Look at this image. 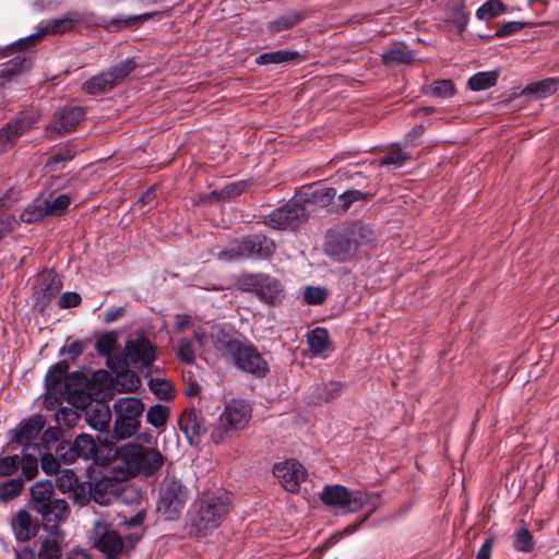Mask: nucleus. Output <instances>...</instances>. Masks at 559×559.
Listing matches in <instances>:
<instances>
[{
	"mask_svg": "<svg viewBox=\"0 0 559 559\" xmlns=\"http://www.w3.org/2000/svg\"><path fill=\"white\" fill-rule=\"evenodd\" d=\"M79 408L84 413V420L91 428L97 431H106L109 429L111 412L107 404H88L87 402L85 407Z\"/></svg>",
	"mask_w": 559,
	"mask_h": 559,
	"instance_id": "obj_24",
	"label": "nucleus"
},
{
	"mask_svg": "<svg viewBox=\"0 0 559 559\" xmlns=\"http://www.w3.org/2000/svg\"><path fill=\"white\" fill-rule=\"evenodd\" d=\"M85 109L80 106H66L53 115L52 122L46 128L50 140L71 133L85 118Z\"/></svg>",
	"mask_w": 559,
	"mask_h": 559,
	"instance_id": "obj_16",
	"label": "nucleus"
},
{
	"mask_svg": "<svg viewBox=\"0 0 559 559\" xmlns=\"http://www.w3.org/2000/svg\"><path fill=\"white\" fill-rule=\"evenodd\" d=\"M188 499V489L174 476H166L160 484L157 511L166 521L180 518Z\"/></svg>",
	"mask_w": 559,
	"mask_h": 559,
	"instance_id": "obj_7",
	"label": "nucleus"
},
{
	"mask_svg": "<svg viewBox=\"0 0 559 559\" xmlns=\"http://www.w3.org/2000/svg\"><path fill=\"white\" fill-rule=\"evenodd\" d=\"M526 23L521 21L500 22L495 33L496 38H504L515 34L525 27Z\"/></svg>",
	"mask_w": 559,
	"mask_h": 559,
	"instance_id": "obj_61",
	"label": "nucleus"
},
{
	"mask_svg": "<svg viewBox=\"0 0 559 559\" xmlns=\"http://www.w3.org/2000/svg\"><path fill=\"white\" fill-rule=\"evenodd\" d=\"M90 383L85 371L68 372L67 383H63L64 400L74 407H85L90 401L86 388Z\"/></svg>",
	"mask_w": 559,
	"mask_h": 559,
	"instance_id": "obj_20",
	"label": "nucleus"
},
{
	"mask_svg": "<svg viewBox=\"0 0 559 559\" xmlns=\"http://www.w3.org/2000/svg\"><path fill=\"white\" fill-rule=\"evenodd\" d=\"M275 251V242L272 238L261 233L242 236L230 243L227 249L217 253V259L223 262L240 260H267Z\"/></svg>",
	"mask_w": 559,
	"mask_h": 559,
	"instance_id": "obj_3",
	"label": "nucleus"
},
{
	"mask_svg": "<svg viewBox=\"0 0 559 559\" xmlns=\"http://www.w3.org/2000/svg\"><path fill=\"white\" fill-rule=\"evenodd\" d=\"M112 409L115 423L111 439L118 441L134 436L141 426L144 403L133 396L119 397L114 402Z\"/></svg>",
	"mask_w": 559,
	"mask_h": 559,
	"instance_id": "obj_5",
	"label": "nucleus"
},
{
	"mask_svg": "<svg viewBox=\"0 0 559 559\" xmlns=\"http://www.w3.org/2000/svg\"><path fill=\"white\" fill-rule=\"evenodd\" d=\"M373 230L360 221L330 229L325 236L324 252L336 262L350 261L361 247L372 242Z\"/></svg>",
	"mask_w": 559,
	"mask_h": 559,
	"instance_id": "obj_1",
	"label": "nucleus"
},
{
	"mask_svg": "<svg viewBox=\"0 0 559 559\" xmlns=\"http://www.w3.org/2000/svg\"><path fill=\"white\" fill-rule=\"evenodd\" d=\"M499 74L497 71L477 72L468 79L467 85L472 91L488 90L497 84Z\"/></svg>",
	"mask_w": 559,
	"mask_h": 559,
	"instance_id": "obj_38",
	"label": "nucleus"
},
{
	"mask_svg": "<svg viewBox=\"0 0 559 559\" xmlns=\"http://www.w3.org/2000/svg\"><path fill=\"white\" fill-rule=\"evenodd\" d=\"M307 343L312 355H322L331 347V340L328 330L320 326L313 329L307 335Z\"/></svg>",
	"mask_w": 559,
	"mask_h": 559,
	"instance_id": "obj_34",
	"label": "nucleus"
},
{
	"mask_svg": "<svg viewBox=\"0 0 559 559\" xmlns=\"http://www.w3.org/2000/svg\"><path fill=\"white\" fill-rule=\"evenodd\" d=\"M335 195H336V191L333 188L316 189L311 194L312 201L322 206L329 205L332 202V200L335 198Z\"/></svg>",
	"mask_w": 559,
	"mask_h": 559,
	"instance_id": "obj_64",
	"label": "nucleus"
},
{
	"mask_svg": "<svg viewBox=\"0 0 559 559\" xmlns=\"http://www.w3.org/2000/svg\"><path fill=\"white\" fill-rule=\"evenodd\" d=\"M409 158L411 156L407 153L401 150H392L380 160V166L393 165L395 167H402Z\"/></svg>",
	"mask_w": 559,
	"mask_h": 559,
	"instance_id": "obj_62",
	"label": "nucleus"
},
{
	"mask_svg": "<svg viewBox=\"0 0 559 559\" xmlns=\"http://www.w3.org/2000/svg\"><path fill=\"white\" fill-rule=\"evenodd\" d=\"M41 432L43 433L40 437L39 445H43V447L49 449L50 444L56 443L60 440V438L62 437L63 430L61 427L57 426V427H48L47 429L44 428V430Z\"/></svg>",
	"mask_w": 559,
	"mask_h": 559,
	"instance_id": "obj_63",
	"label": "nucleus"
},
{
	"mask_svg": "<svg viewBox=\"0 0 559 559\" xmlns=\"http://www.w3.org/2000/svg\"><path fill=\"white\" fill-rule=\"evenodd\" d=\"M80 408L61 406L55 413V420L59 427L73 428L81 419Z\"/></svg>",
	"mask_w": 559,
	"mask_h": 559,
	"instance_id": "obj_45",
	"label": "nucleus"
},
{
	"mask_svg": "<svg viewBox=\"0 0 559 559\" xmlns=\"http://www.w3.org/2000/svg\"><path fill=\"white\" fill-rule=\"evenodd\" d=\"M55 449L57 456L64 464H72L80 459L73 441L63 440Z\"/></svg>",
	"mask_w": 559,
	"mask_h": 559,
	"instance_id": "obj_53",
	"label": "nucleus"
},
{
	"mask_svg": "<svg viewBox=\"0 0 559 559\" xmlns=\"http://www.w3.org/2000/svg\"><path fill=\"white\" fill-rule=\"evenodd\" d=\"M93 496V484L91 481H79L69 498L73 503L84 507L88 504Z\"/></svg>",
	"mask_w": 559,
	"mask_h": 559,
	"instance_id": "obj_48",
	"label": "nucleus"
},
{
	"mask_svg": "<svg viewBox=\"0 0 559 559\" xmlns=\"http://www.w3.org/2000/svg\"><path fill=\"white\" fill-rule=\"evenodd\" d=\"M116 86L110 82V78L105 70L85 81L82 85V91L87 95L98 96L110 92Z\"/></svg>",
	"mask_w": 559,
	"mask_h": 559,
	"instance_id": "obj_31",
	"label": "nucleus"
},
{
	"mask_svg": "<svg viewBox=\"0 0 559 559\" xmlns=\"http://www.w3.org/2000/svg\"><path fill=\"white\" fill-rule=\"evenodd\" d=\"M73 442L80 459L85 461L95 459L97 454V444L91 435L81 433L73 440Z\"/></svg>",
	"mask_w": 559,
	"mask_h": 559,
	"instance_id": "obj_39",
	"label": "nucleus"
},
{
	"mask_svg": "<svg viewBox=\"0 0 559 559\" xmlns=\"http://www.w3.org/2000/svg\"><path fill=\"white\" fill-rule=\"evenodd\" d=\"M229 361L239 370L257 378H264L270 371L266 360L261 356L255 346L249 342L242 343Z\"/></svg>",
	"mask_w": 559,
	"mask_h": 559,
	"instance_id": "obj_15",
	"label": "nucleus"
},
{
	"mask_svg": "<svg viewBox=\"0 0 559 559\" xmlns=\"http://www.w3.org/2000/svg\"><path fill=\"white\" fill-rule=\"evenodd\" d=\"M177 357L185 364H192L195 358L193 342L189 338H181L178 344Z\"/></svg>",
	"mask_w": 559,
	"mask_h": 559,
	"instance_id": "obj_60",
	"label": "nucleus"
},
{
	"mask_svg": "<svg viewBox=\"0 0 559 559\" xmlns=\"http://www.w3.org/2000/svg\"><path fill=\"white\" fill-rule=\"evenodd\" d=\"M241 292L254 293L264 304L276 306L285 298L284 286L280 280L265 273H247L238 280Z\"/></svg>",
	"mask_w": 559,
	"mask_h": 559,
	"instance_id": "obj_6",
	"label": "nucleus"
},
{
	"mask_svg": "<svg viewBox=\"0 0 559 559\" xmlns=\"http://www.w3.org/2000/svg\"><path fill=\"white\" fill-rule=\"evenodd\" d=\"M512 546L519 552L530 554L535 549V540L527 525L522 521L513 533Z\"/></svg>",
	"mask_w": 559,
	"mask_h": 559,
	"instance_id": "obj_36",
	"label": "nucleus"
},
{
	"mask_svg": "<svg viewBox=\"0 0 559 559\" xmlns=\"http://www.w3.org/2000/svg\"><path fill=\"white\" fill-rule=\"evenodd\" d=\"M62 548L60 542L55 538H45L41 542L38 559H61Z\"/></svg>",
	"mask_w": 559,
	"mask_h": 559,
	"instance_id": "obj_51",
	"label": "nucleus"
},
{
	"mask_svg": "<svg viewBox=\"0 0 559 559\" xmlns=\"http://www.w3.org/2000/svg\"><path fill=\"white\" fill-rule=\"evenodd\" d=\"M90 538L93 546L105 555L120 554L123 549L122 537L105 521L94 523Z\"/></svg>",
	"mask_w": 559,
	"mask_h": 559,
	"instance_id": "obj_18",
	"label": "nucleus"
},
{
	"mask_svg": "<svg viewBox=\"0 0 559 559\" xmlns=\"http://www.w3.org/2000/svg\"><path fill=\"white\" fill-rule=\"evenodd\" d=\"M110 485L109 479H102L93 485V496L92 499L100 504L107 506L110 503L112 499V495L108 492V487Z\"/></svg>",
	"mask_w": 559,
	"mask_h": 559,
	"instance_id": "obj_54",
	"label": "nucleus"
},
{
	"mask_svg": "<svg viewBox=\"0 0 559 559\" xmlns=\"http://www.w3.org/2000/svg\"><path fill=\"white\" fill-rule=\"evenodd\" d=\"M112 451L115 457L121 461L133 474L152 476L164 463V456L157 449L135 442L117 445Z\"/></svg>",
	"mask_w": 559,
	"mask_h": 559,
	"instance_id": "obj_4",
	"label": "nucleus"
},
{
	"mask_svg": "<svg viewBox=\"0 0 559 559\" xmlns=\"http://www.w3.org/2000/svg\"><path fill=\"white\" fill-rule=\"evenodd\" d=\"M449 20L460 32H463L466 28L469 17L465 12L464 3L455 4L451 8Z\"/></svg>",
	"mask_w": 559,
	"mask_h": 559,
	"instance_id": "obj_57",
	"label": "nucleus"
},
{
	"mask_svg": "<svg viewBox=\"0 0 559 559\" xmlns=\"http://www.w3.org/2000/svg\"><path fill=\"white\" fill-rule=\"evenodd\" d=\"M178 426L191 445L200 444L202 437L207 431L205 419L194 408H188L181 413Z\"/></svg>",
	"mask_w": 559,
	"mask_h": 559,
	"instance_id": "obj_22",
	"label": "nucleus"
},
{
	"mask_svg": "<svg viewBox=\"0 0 559 559\" xmlns=\"http://www.w3.org/2000/svg\"><path fill=\"white\" fill-rule=\"evenodd\" d=\"M45 426L46 418L43 414H35L26 419L21 420L14 429L8 432V445L12 451L15 450L14 444L22 447V451H27L31 448L39 451L40 447L36 440L44 430Z\"/></svg>",
	"mask_w": 559,
	"mask_h": 559,
	"instance_id": "obj_12",
	"label": "nucleus"
},
{
	"mask_svg": "<svg viewBox=\"0 0 559 559\" xmlns=\"http://www.w3.org/2000/svg\"><path fill=\"white\" fill-rule=\"evenodd\" d=\"M251 417V406L242 400H231L225 404L219 415V424L211 432L214 443H221L230 432L242 429Z\"/></svg>",
	"mask_w": 559,
	"mask_h": 559,
	"instance_id": "obj_8",
	"label": "nucleus"
},
{
	"mask_svg": "<svg viewBox=\"0 0 559 559\" xmlns=\"http://www.w3.org/2000/svg\"><path fill=\"white\" fill-rule=\"evenodd\" d=\"M213 344L216 350H218L226 360H230L235 353L242 345V342L235 338L230 330L225 328H217L213 334Z\"/></svg>",
	"mask_w": 559,
	"mask_h": 559,
	"instance_id": "obj_26",
	"label": "nucleus"
},
{
	"mask_svg": "<svg viewBox=\"0 0 559 559\" xmlns=\"http://www.w3.org/2000/svg\"><path fill=\"white\" fill-rule=\"evenodd\" d=\"M81 22V15L76 12H69L63 17L49 20L44 28L25 38L19 39L8 49L9 52L24 50L37 44L47 33L63 34L74 28Z\"/></svg>",
	"mask_w": 559,
	"mask_h": 559,
	"instance_id": "obj_13",
	"label": "nucleus"
},
{
	"mask_svg": "<svg viewBox=\"0 0 559 559\" xmlns=\"http://www.w3.org/2000/svg\"><path fill=\"white\" fill-rule=\"evenodd\" d=\"M430 93L438 98H449L454 95L455 87L452 80H436L429 87Z\"/></svg>",
	"mask_w": 559,
	"mask_h": 559,
	"instance_id": "obj_55",
	"label": "nucleus"
},
{
	"mask_svg": "<svg viewBox=\"0 0 559 559\" xmlns=\"http://www.w3.org/2000/svg\"><path fill=\"white\" fill-rule=\"evenodd\" d=\"M300 61L301 56L298 51L295 50H276L263 52L255 58V63L259 66L288 64Z\"/></svg>",
	"mask_w": 559,
	"mask_h": 559,
	"instance_id": "obj_28",
	"label": "nucleus"
},
{
	"mask_svg": "<svg viewBox=\"0 0 559 559\" xmlns=\"http://www.w3.org/2000/svg\"><path fill=\"white\" fill-rule=\"evenodd\" d=\"M273 475L280 480L285 490L293 493L299 491L300 483L307 476L304 466L295 460L276 463L273 467Z\"/></svg>",
	"mask_w": 559,
	"mask_h": 559,
	"instance_id": "obj_19",
	"label": "nucleus"
},
{
	"mask_svg": "<svg viewBox=\"0 0 559 559\" xmlns=\"http://www.w3.org/2000/svg\"><path fill=\"white\" fill-rule=\"evenodd\" d=\"M307 219L306 205L298 200H290L283 206L273 210L266 224L276 229H294Z\"/></svg>",
	"mask_w": 559,
	"mask_h": 559,
	"instance_id": "obj_14",
	"label": "nucleus"
},
{
	"mask_svg": "<svg viewBox=\"0 0 559 559\" xmlns=\"http://www.w3.org/2000/svg\"><path fill=\"white\" fill-rule=\"evenodd\" d=\"M156 15H158V12H147L136 15L119 14L109 21L108 27L112 31H120L124 28L132 29L139 27L141 24Z\"/></svg>",
	"mask_w": 559,
	"mask_h": 559,
	"instance_id": "obj_30",
	"label": "nucleus"
},
{
	"mask_svg": "<svg viewBox=\"0 0 559 559\" xmlns=\"http://www.w3.org/2000/svg\"><path fill=\"white\" fill-rule=\"evenodd\" d=\"M156 358V352L151 341L144 336L128 341L122 357H118L119 368L112 367V360L108 361V368L117 376L122 374L130 366L150 367Z\"/></svg>",
	"mask_w": 559,
	"mask_h": 559,
	"instance_id": "obj_9",
	"label": "nucleus"
},
{
	"mask_svg": "<svg viewBox=\"0 0 559 559\" xmlns=\"http://www.w3.org/2000/svg\"><path fill=\"white\" fill-rule=\"evenodd\" d=\"M508 12L507 5L501 0H487L476 11L478 20H491Z\"/></svg>",
	"mask_w": 559,
	"mask_h": 559,
	"instance_id": "obj_42",
	"label": "nucleus"
},
{
	"mask_svg": "<svg viewBox=\"0 0 559 559\" xmlns=\"http://www.w3.org/2000/svg\"><path fill=\"white\" fill-rule=\"evenodd\" d=\"M76 474L71 469H63L59 472L56 479V487L63 493H71L76 484L79 483Z\"/></svg>",
	"mask_w": 559,
	"mask_h": 559,
	"instance_id": "obj_52",
	"label": "nucleus"
},
{
	"mask_svg": "<svg viewBox=\"0 0 559 559\" xmlns=\"http://www.w3.org/2000/svg\"><path fill=\"white\" fill-rule=\"evenodd\" d=\"M70 198L67 194H60L52 201L45 200V207L48 217H58L67 213L70 205Z\"/></svg>",
	"mask_w": 559,
	"mask_h": 559,
	"instance_id": "obj_50",
	"label": "nucleus"
},
{
	"mask_svg": "<svg viewBox=\"0 0 559 559\" xmlns=\"http://www.w3.org/2000/svg\"><path fill=\"white\" fill-rule=\"evenodd\" d=\"M31 500L29 508L45 510L46 503L56 498L55 486L51 480H38L29 488Z\"/></svg>",
	"mask_w": 559,
	"mask_h": 559,
	"instance_id": "obj_27",
	"label": "nucleus"
},
{
	"mask_svg": "<svg viewBox=\"0 0 559 559\" xmlns=\"http://www.w3.org/2000/svg\"><path fill=\"white\" fill-rule=\"evenodd\" d=\"M231 508L227 493L207 492L201 495L190 507L187 513V523L190 534L202 537L217 528Z\"/></svg>",
	"mask_w": 559,
	"mask_h": 559,
	"instance_id": "obj_2",
	"label": "nucleus"
},
{
	"mask_svg": "<svg viewBox=\"0 0 559 559\" xmlns=\"http://www.w3.org/2000/svg\"><path fill=\"white\" fill-rule=\"evenodd\" d=\"M117 342H118V335L116 332L110 331V332L103 333L96 340L95 349L99 356L109 357L114 353V350L117 346Z\"/></svg>",
	"mask_w": 559,
	"mask_h": 559,
	"instance_id": "obj_47",
	"label": "nucleus"
},
{
	"mask_svg": "<svg viewBox=\"0 0 559 559\" xmlns=\"http://www.w3.org/2000/svg\"><path fill=\"white\" fill-rule=\"evenodd\" d=\"M62 287V283L53 270H45L38 276L34 286V309L44 313Z\"/></svg>",
	"mask_w": 559,
	"mask_h": 559,
	"instance_id": "obj_17",
	"label": "nucleus"
},
{
	"mask_svg": "<svg viewBox=\"0 0 559 559\" xmlns=\"http://www.w3.org/2000/svg\"><path fill=\"white\" fill-rule=\"evenodd\" d=\"M304 15L300 12H288L282 15H278L276 19L272 20L267 23V31L272 34L281 33L283 31H287L296 26L301 22Z\"/></svg>",
	"mask_w": 559,
	"mask_h": 559,
	"instance_id": "obj_37",
	"label": "nucleus"
},
{
	"mask_svg": "<svg viewBox=\"0 0 559 559\" xmlns=\"http://www.w3.org/2000/svg\"><path fill=\"white\" fill-rule=\"evenodd\" d=\"M346 388V383L337 380H331L317 388L318 400L322 402H332L338 399Z\"/></svg>",
	"mask_w": 559,
	"mask_h": 559,
	"instance_id": "obj_40",
	"label": "nucleus"
},
{
	"mask_svg": "<svg viewBox=\"0 0 559 559\" xmlns=\"http://www.w3.org/2000/svg\"><path fill=\"white\" fill-rule=\"evenodd\" d=\"M24 488L22 478H10L0 484V502L8 503L17 498Z\"/></svg>",
	"mask_w": 559,
	"mask_h": 559,
	"instance_id": "obj_41",
	"label": "nucleus"
},
{
	"mask_svg": "<svg viewBox=\"0 0 559 559\" xmlns=\"http://www.w3.org/2000/svg\"><path fill=\"white\" fill-rule=\"evenodd\" d=\"M559 88V78H547L537 82L527 84L522 94L526 96L535 95L537 98H546L555 94Z\"/></svg>",
	"mask_w": 559,
	"mask_h": 559,
	"instance_id": "obj_33",
	"label": "nucleus"
},
{
	"mask_svg": "<svg viewBox=\"0 0 559 559\" xmlns=\"http://www.w3.org/2000/svg\"><path fill=\"white\" fill-rule=\"evenodd\" d=\"M21 457L17 454L0 456V477L13 476L20 468Z\"/></svg>",
	"mask_w": 559,
	"mask_h": 559,
	"instance_id": "obj_56",
	"label": "nucleus"
},
{
	"mask_svg": "<svg viewBox=\"0 0 559 559\" xmlns=\"http://www.w3.org/2000/svg\"><path fill=\"white\" fill-rule=\"evenodd\" d=\"M12 530L15 538L20 542H28L38 533V523L32 518L31 513L24 509L17 511L12 520Z\"/></svg>",
	"mask_w": 559,
	"mask_h": 559,
	"instance_id": "obj_25",
	"label": "nucleus"
},
{
	"mask_svg": "<svg viewBox=\"0 0 559 559\" xmlns=\"http://www.w3.org/2000/svg\"><path fill=\"white\" fill-rule=\"evenodd\" d=\"M326 297V289L320 286H307L304 290V300L307 305H322Z\"/></svg>",
	"mask_w": 559,
	"mask_h": 559,
	"instance_id": "obj_58",
	"label": "nucleus"
},
{
	"mask_svg": "<svg viewBox=\"0 0 559 559\" xmlns=\"http://www.w3.org/2000/svg\"><path fill=\"white\" fill-rule=\"evenodd\" d=\"M70 364L67 360H60L48 370L45 377L46 400L49 405L51 400L60 403L64 400L63 383H67L68 370Z\"/></svg>",
	"mask_w": 559,
	"mask_h": 559,
	"instance_id": "obj_21",
	"label": "nucleus"
},
{
	"mask_svg": "<svg viewBox=\"0 0 559 559\" xmlns=\"http://www.w3.org/2000/svg\"><path fill=\"white\" fill-rule=\"evenodd\" d=\"M21 457V474L17 476V478L23 479V484L25 485V481L32 480L35 478L38 474V459L27 453V451H22Z\"/></svg>",
	"mask_w": 559,
	"mask_h": 559,
	"instance_id": "obj_43",
	"label": "nucleus"
},
{
	"mask_svg": "<svg viewBox=\"0 0 559 559\" xmlns=\"http://www.w3.org/2000/svg\"><path fill=\"white\" fill-rule=\"evenodd\" d=\"M32 59L25 55H17L10 61L2 64L0 71V85H4L13 76L22 73L24 70L29 69Z\"/></svg>",
	"mask_w": 559,
	"mask_h": 559,
	"instance_id": "obj_32",
	"label": "nucleus"
},
{
	"mask_svg": "<svg viewBox=\"0 0 559 559\" xmlns=\"http://www.w3.org/2000/svg\"><path fill=\"white\" fill-rule=\"evenodd\" d=\"M319 498L324 506L340 510L342 514L356 512L367 502L366 495L359 491L350 492L342 485L325 486Z\"/></svg>",
	"mask_w": 559,
	"mask_h": 559,
	"instance_id": "obj_11",
	"label": "nucleus"
},
{
	"mask_svg": "<svg viewBox=\"0 0 559 559\" xmlns=\"http://www.w3.org/2000/svg\"><path fill=\"white\" fill-rule=\"evenodd\" d=\"M170 415L168 406L163 404H155L151 406L146 412V421L154 428H164Z\"/></svg>",
	"mask_w": 559,
	"mask_h": 559,
	"instance_id": "obj_44",
	"label": "nucleus"
},
{
	"mask_svg": "<svg viewBox=\"0 0 559 559\" xmlns=\"http://www.w3.org/2000/svg\"><path fill=\"white\" fill-rule=\"evenodd\" d=\"M40 454V466L44 473L48 475H52L58 473L60 468L61 460L57 456V454L51 453H41L40 450L38 451Z\"/></svg>",
	"mask_w": 559,
	"mask_h": 559,
	"instance_id": "obj_59",
	"label": "nucleus"
},
{
	"mask_svg": "<svg viewBox=\"0 0 559 559\" xmlns=\"http://www.w3.org/2000/svg\"><path fill=\"white\" fill-rule=\"evenodd\" d=\"M35 512L40 515L44 528L52 531L57 528L59 523L67 520L70 508L66 500L56 497L46 503L44 511L36 509Z\"/></svg>",
	"mask_w": 559,
	"mask_h": 559,
	"instance_id": "obj_23",
	"label": "nucleus"
},
{
	"mask_svg": "<svg viewBox=\"0 0 559 559\" xmlns=\"http://www.w3.org/2000/svg\"><path fill=\"white\" fill-rule=\"evenodd\" d=\"M384 66L395 67L400 64H411L414 61L413 51L403 44H396L381 55Z\"/></svg>",
	"mask_w": 559,
	"mask_h": 559,
	"instance_id": "obj_29",
	"label": "nucleus"
},
{
	"mask_svg": "<svg viewBox=\"0 0 559 559\" xmlns=\"http://www.w3.org/2000/svg\"><path fill=\"white\" fill-rule=\"evenodd\" d=\"M373 197L370 192H362L360 190L350 189L343 192L338 197L340 206L343 212H347L350 205L358 201H369Z\"/></svg>",
	"mask_w": 559,
	"mask_h": 559,
	"instance_id": "obj_49",
	"label": "nucleus"
},
{
	"mask_svg": "<svg viewBox=\"0 0 559 559\" xmlns=\"http://www.w3.org/2000/svg\"><path fill=\"white\" fill-rule=\"evenodd\" d=\"M138 67L134 58H127L110 66L106 71L115 86L120 85Z\"/></svg>",
	"mask_w": 559,
	"mask_h": 559,
	"instance_id": "obj_35",
	"label": "nucleus"
},
{
	"mask_svg": "<svg viewBox=\"0 0 559 559\" xmlns=\"http://www.w3.org/2000/svg\"><path fill=\"white\" fill-rule=\"evenodd\" d=\"M40 114L34 110H22L0 128V150H12L19 139L35 129Z\"/></svg>",
	"mask_w": 559,
	"mask_h": 559,
	"instance_id": "obj_10",
	"label": "nucleus"
},
{
	"mask_svg": "<svg viewBox=\"0 0 559 559\" xmlns=\"http://www.w3.org/2000/svg\"><path fill=\"white\" fill-rule=\"evenodd\" d=\"M47 216L45 200L38 199L34 201L32 204L26 206L24 211L21 213V221L24 223H37L44 219Z\"/></svg>",
	"mask_w": 559,
	"mask_h": 559,
	"instance_id": "obj_46",
	"label": "nucleus"
}]
</instances>
